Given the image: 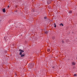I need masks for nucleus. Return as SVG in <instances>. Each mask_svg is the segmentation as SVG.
I'll list each match as a JSON object with an SVG mask.
<instances>
[{
  "label": "nucleus",
  "mask_w": 77,
  "mask_h": 77,
  "mask_svg": "<svg viewBox=\"0 0 77 77\" xmlns=\"http://www.w3.org/2000/svg\"><path fill=\"white\" fill-rule=\"evenodd\" d=\"M54 25H55V26L56 25V24H55V23H54Z\"/></svg>",
  "instance_id": "nucleus-16"
},
{
  "label": "nucleus",
  "mask_w": 77,
  "mask_h": 77,
  "mask_svg": "<svg viewBox=\"0 0 77 77\" xmlns=\"http://www.w3.org/2000/svg\"><path fill=\"white\" fill-rule=\"evenodd\" d=\"M22 49H19V51H20L21 52V51H22Z\"/></svg>",
  "instance_id": "nucleus-9"
},
{
  "label": "nucleus",
  "mask_w": 77,
  "mask_h": 77,
  "mask_svg": "<svg viewBox=\"0 0 77 77\" xmlns=\"http://www.w3.org/2000/svg\"><path fill=\"white\" fill-rule=\"evenodd\" d=\"M44 19H47V17L46 16L44 17Z\"/></svg>",
  "instance_id": "nucleus-10"
},
{
  "label": "nucleus",
  "mask_w": 77,
  "mask_h": 77,
  "mask_svg": "<svg viewBox=\"0 0 77 77\" xmlns=\"http://www.w3.org/2000/svg\"><path fill=\"white\" fill-rule=\"evenodd\" d=\"M69 14H71L72 13V11H69Z\"/></svg>",
  "instance_id": "nucleus-8"
},
{
  "label": "nucleus",
  "mask_w": 77,
  "mask_h": 77,
  "mask_svg": "<svg viewBox=\"0 0 77 77\" xmlns=\"http://www.w3.org/2000/svg\"><path fill=\"white\" fill-rule=\"evenodd\" d=\"M8 8H9V5H8Z\"/></svg>",
  "instance_id": "nucleus-15"
},
{
  "label": "nucleus",
  "mask_w": 77,
  "mask_h": 77,
  "mask_svg": "<svg viewBox=\"0 0 77 77\" xmlns=\"http://www.w3.org/2000/svg\"><path fill=\"white\" fill-rule=\"evenodd\" d=\"M62 42H63V43H64V41H63L62 40Z\"/></svg>",
  "instance_id": "nucleus-13"
},
{
  "label": "nucleus",
  "mask_w": 77,
  "mask_h": 77,
  "mask_svg": "<svg viewBox=\"0 0 77 77\" xmlns=\"http://www.w3.org/2000/svg\"><path fill=\"white\" fill-rule=\"evenodd\" d=\"M3 12L4 13L6 12V10L5 9V8H3Z\"/></svg>",
  "instance_id": "nucleus-4"
},
{
  "label": "nucleus",
  "mask_w": 77,
  "mask_h": 77,
  "mask_svg": "<svg viewBox=\"0 0 77 77\" xmlns=\"http://www.w3.org/2000/svg\"><path fill=\"white\" fill-rule=\"evenodd\" d=\"M77 74H74V76H77Z\"/></svg>",
  "instance_id": "nucleus-12"
},
{
  "label": "nucleus",
  "mask_w": 77,
  "mask_h": 77,
  "mask_svg": "<svg viewBox=\"0 0 77 77\" xmlns=\"http://www.w3.org/2000/svg\"><path fill=\"white\" fill-rule=\"evenodd\" d=\"M54 27H56V25H54Z\"/></svg>",
  "instance_id": "nucleus-14"
},
{
  "label": "nucleus",
  "mask_w": 77,
  "mask_h": 77,
  "mask_svg": "<svg viewBox=\"0 0 77 77\" xmlns=\"http://www.w3.org/2000/svg\"><path fill=\"white\" fill-rule=\"evenodd\" d=\"M24 51L22 50V51L20 52V53L19 54L20 55H21V54H22L23 53V52H24Z\"/></svg>",
  "instance_id": "nucleus-1"
},
{
  "label": "nucleus",
  "mask_w": 77,
  "mask_h": 77,
  "mask_svg": "<svg viewBox=\"0 0 77 77\" xmlns=\"http://www.w3.org/2000/svg\"><path fill=\"white\" fill-rule=\"evenodd\" d=\"M20 55L21 57H24V56H25V54H24V53L23 54H22Z\"/></svg>",
  "instance_id": "nucleus-3"
},
{
  "label": "nucleus",
  "mask_w": 77,
  "mask_h": 77,
  "mask_svg": "<svg viewBox=\"0 0 77 77\" xmlns=\"http://www.w3.org/2000/svg\"><path fill=\"white\" fill-rule=\"evenodd\" d=\"M60 26H63V24H62V23H61V24H60Z\"/></svg>",
  "instance_id": "nucleus-5"
},
{
  "label": "nucleus",
  "mask_w": 77,
  "mask_h": 77,
  "mask_svg": "<svg viewBox=\"0 0 77 77\" xmlns=\"http://www.w3.org/2000/svg\"><path fill=\"white\" fill-rule=\"evenodd\" d=\"M53 68H54V67H53Z\"/></svg>",
  "instance_id": "nucleus-17"
},
{
  "label": "nucleus",
  "mask_w": 77,
  "mask_h": 77,
  "mask_svg": "<svg viewBox=\"0 0 77 77\" xmlns=\"http://www.w3.org/2000/svg\"><path fill=\"white\" fill-rule=\"evenodd\" d=\"M45 33H46V34H47V31H46L45 32Z\"/></svg>",
  "instance_id": "nucleus-11"
},
{
  "label": "nucleus",
  "mask_w": 77,
  "mask_h": 77,
  "mask_svg": "<svg viewBox=\"0 0 77 77\" xmlns=\"http://www.w3.org/2000/svg\"><path fill=\"white\" fill-rule=\"evenodd\" d=\"M72 65H75V63L74 62H72Z\"/></svg>",
  "instance_id": "nucleus-2"
},
{
  "label": "nucleus",
  "mask_w": 77,
  "mask_h": 77,
  "mask_svg": "<svg viewBox=\"0 0 77 77\" xmlns=\"http://www.w3.org/2000/svg\"><path fill=\"white\" fill-rule=\"evenodd\" d=\"M47 51H48V52H49V51H50V49H48L47 50Z\"/></svg>",
  "instance_id": "nucleus-7"
},
{
  "label": "nucleus",
  "mask_w": 77,
  "mask_h": 77,
  "mask_svg": "<svg viewBox=\"0 0 77 77\" xmlns=\"http://www.w3.org/2000/svg\"><path fill=\"white\" fill-rule=\"evenodd\" d=\"M31 65H32V66H35V63H32L31 64Z\"/></svg>",
  "instance_id": "nucleus-6"
}]
</instances>
